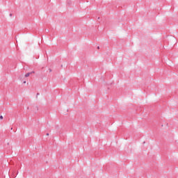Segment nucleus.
Here are the masks:
<instances>
[{"mask_svg": "<svg viewBox=\"0 0 178 178\" xmlns=\"http://www.w3.org/2000/svg\"><path fill=\"white\" fill-rule=\"evenodd\" d=\"M33 73H35L34 71H32L31 72H28L25 74V77H29L30 74H33Z\"/></svg>", "mask_w": 178, "mask_h": 178, "instance_id": "f257e3e1", "label": "nucleus"}, {"mask_svg": "<svg viewBox=\"0 0 178 178\" xmlns=\"http://www.w3.org/2000/svg\"><path fill=\"white\" fill-rule=\"evenodd\" d=\"M45 31L46 33H49V29H46Z\"/></svg>", "mask_w": 178, "mask_h": 178, "instance_id": "f03ea898", "label": "nucleus"}, {"mask_svg": "<svg viewBox=\"0 0 178 178\" xmlns=\"http://www.w3.org/2000/svg\"><path fill=\"white\" fill-rule=\"evenodd\" d=\"M0 119H1V120L3 119V116L1 115V116H0Z\"/></svg>", "mask_w": 178, "mask_h": 178, "instance_id": "7ed1b4c3", "label": "nucleus"}, {"mask_svg": "<svg viewBox=\"0 0 178 178\" xmlns=\"http://www.w3.org/2000/svg\"><path fill=\"white\" fill-rule=\"evenodd\" d=\"M12 16H13V15L12 13L10 14V17H12Z\"/></svg>", "mask_w": 178, "mask_h": 178, "instance_id": "20e7f679", "label": "nucleus"}, {"mask_svg": "<svg viewBox=\"0 0 178 178\" xmlns=\"http://www.w3.org/2000/svg\"><path fill=\"white\" fill-rule=\"evenodd\" d=\"M49 70L50 72H52V70H51V69H49Z\"/></svg>", "mask_w": 178, "mask_h": 178, "instance_id": "39448f33", "label": "nucleus"}, {"mask_svg": "<svg viewBox=\"0 0 178 178\" xmlns=\"http://www.w3.org/2000/svg\"><path fill=\"white\" fill-rule=\"evenodd\" d=\"M23 83H24V84H26V81H24L23 82Z\"/></svg>", "mask_w": 178, "mask_h": 178, "instance_id": "423d86ee", "label": "nucleus"}, {"mask_svg": "<svg viewBox=\"0 0 178 178\" xmlns=\"http://www.w3.org/2000/svg\"><path fill=\"white\" fill-rule=\"evenodd\" d=\"M97 49H99V46L97 47Z\"/></svg>", "mask_w": 178, "mask_h": 178, "instance_id": "0eeeda50", "label": "nucleus"}, {"mask_svg": "<svg viewBox=\"0 0 178 178\" xmlns=\"http://www.w3.org/2000/svg\"><path fill=\"white\" fill-rule=\"evenodd\" d=\"M46 136H49V134H47Z\"/></svg>", "mask_w": 178, "mask_h": 178, "instance_id": "6e6552de", "label": "nucleus"}, {"mask_svg": "<svg viewBox=\"0 0 178 178\" xmlns=\"http://www.w3.org/2000/svg\"><path fill=\"white\" fill-rule=\"evenodd\" d=\"M37 95H40V93H38Z\"/></svg>", "mask_w": 178, "mask_h": 178, "instance_id": "1a4fd4ad", "label": "nucleus"}]
</instances>
